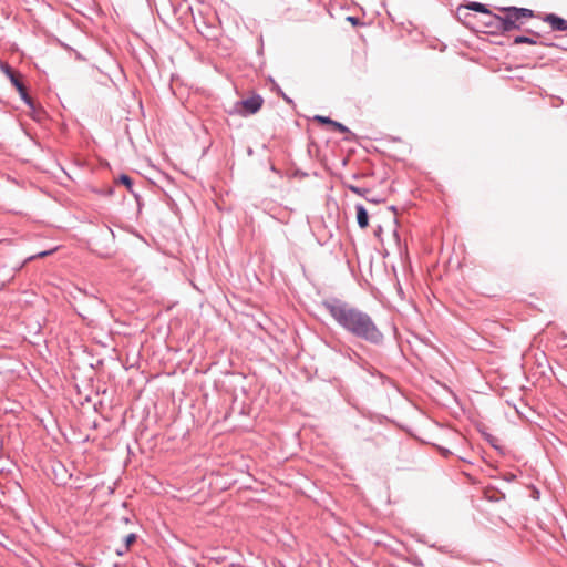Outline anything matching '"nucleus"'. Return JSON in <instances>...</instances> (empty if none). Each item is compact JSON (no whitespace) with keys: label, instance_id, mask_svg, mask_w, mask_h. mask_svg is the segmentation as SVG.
I'll return each instance as SVG.
<instances>
[{"label":"nucleus","instance_id":"1","mask_svg":"<svg viewBox=\"0 0 567 567\" xmlns=\"http://www.w3.org/2000/svg\"><path fill=\"white\" fill-rule=\"evenodd\" d=\"M322 305L340 326L354 336L374 343L382 340V333L367 313L337 299L324 300Z\"/></svg>","mask_w":567,"mask_h":567},{"label":"nucleus","instance_id":"2","mask_svg":"<svg viewBox=\"0 0 567 567\" xmlns=\"http://www.w3.org/2000/svg\"><path fill=\"white\" fill-rule=\"evenodd\" d=\"M0 72H3L10 80V82L18 90L21 99L33 109V101L29 96L24 84L21 81V74L11 69L8 64L0 62Z\"/></svg>","mask_w":567,"mask_h":567},{"label":"nucleus","instance_id":"3","mask_svg":"<svg viewBox=\"0 0 567 567\" xmlns=\"http://www.w3.org/2000/svg\"><path fill=\"white\" fill-rule=\"evenodd\" d=\"M264 104V99L258 94H252L251 96L237 102L235 104V111L241 116H247L250 114L257 113Z\"/></svg>","mask_w":567,"mask_h":567},{"label":"nucleus","instance_id":"4","mask_svg":"<svg viewBox=\"0 0 567 567\" xmlns=\"http://www.w3.org/2000/svg\"><path fill=\"white\" fill-rule=\"evenodd\" d=\"M501 12L506 13L511 18L513 24L517 25V30L524 24V20L535 17L534 11L526 8L505 7L498 9Z\"/></svg>","mask_w":567,"mask_h":567},{"label":"nucleus","instance_id":"5","mask_svg":"<svg viewBox=\"0 0 567 567\" xmlns=\"http://www.w3.org/2000/svg\"><path fill=\"white\" fill-rule=\"evenodd\" d=\"M542 20L547 23L553 31H566L567 30V20L558 17L555 13L545 14Z\"/></svg>","mask_w":567,"mask_h":567},{"label":"nucleus","instance_id":"6","mask_svg":"<svg viewBox=\"0 0 567 567\" xmlns=\"http://www.w3.org/2000/svg\"><path fill=\"white\" fill-rule=\"evenodd\" d=\"M493 18L498 21L499 28L503 32L517 30V25L513 24L511 18H508L506 13L503 16L494 14Z\"/></svg>","mask_w":567,"mask_h":567},{"label":"nucleus","instance_id":"7","mask_svg":"<svg viewBox=\"0 0 567 567\" xmlns=\"http://www.w3.org/2000/svg\"><path fill=\"white\" fill-rule=\"evenodd\" d=\"M357 221L361 228H367L369 226V217L365 208L361 205L357 206Z\"/></svg>","mask_w":567,"mask_h":567},{"label":"nucleus","instance_id":"8","mask_svg":"<svg viewBox=\"0 0 567 567\" xmlns=\"http://www.w3.org/2000/svg\"><path fill=\"white\" fill-rule=\"evenodd\" d=\"M464 8L468 9V10L476 11V12H481V13H484V14H488V16H492V17L494 16V14H492L491 10L485 4L480 3V2H470Z\"/></svg>","mask_w":567,"mask_h":567},{"label":"nucleus","instance_id":"9","mask_svg":"<svg viewBox=\"0 0 567 567\" xmlns=\"http://www.w3.org/2000/svg\"><path fill=\"white\" fill-rule=\"evenodd\" d=\"M514 44H536V40H534L533 38H529V37H524V35H518L514 39Z\"/></svg>","mask_w":567,"mask_h":567},{"label":"nucleus","instance_id":"10","mask_svg":"<svg viewBox=\"0 0 567 567\" xmlns=\"http://www.w3.org/2000/svg\"><path fill=\"white\" fill-rule=\"evenodd\" d=\"M348 188L359 195V196H363V197H367V194L369 193V190L367 188H361V187H358V186H354V185H348Z\"/></svg>","mask_w":567,"mask_h":567},{"label":"nucleus","instance_id":"11","mask_svg":"<svg viewBox=\"0 0 567 567\" xmlns=\"http://www.w3.org/2000/svg\"><path fill=\"white\" fill-rule=\"evenodd\" d=\"M313 120L320 124H326V125H332V123H333V120H331L330 117H327V116H322V115H316L313 117Z\"/></svg>","mask_w":567,"mask_h":567},{"label":"nucleus","instance_id":"12","mask_svg":"<svg viewBox=\"0 0 567 567\" xmlns=\"http://www.w3.org/2000/svg\"><path fill=\"white\" fill-rule=\"evenodd\" d=\"M120 182H121L123 185H125V186H126V188H127L128 190H132V179H131V177H130V176H127V175H122V176L120 177Z\"/></svg>","mask_w":567,"mask_h":567},{"label":"nucleus","instance_id":"13","mask_svg":"<svg viewBox=\"0 0 567 567\" xmlns=\"http://www.w3.org/2000/svg\"><path fill=\"white\" fill-rule=\"evenodd\" d=\"M331 126L334 130H337L338 132H340V133H348L349 132L348 127H346L342 123H339L337 121H333Z\"/></svg>","mask_w":567,"mask_h":567},{"label":"nucleus","instance_id":"14","mask_svg":"<svg viewBox=\"0 0 567 567\" xmlns=\"http://www.w3.org/2000/svg\"><path fill=\"white\" fill-rule=\"evenodd\" d=\"M135 539H136V536L133 533L128 534L125 537V539H124V542H125V550H128L130 546L135 542Z\"/></svg>","mask_w":567,"mask_h":567},{"label":"nucleus","instance_id":"15","mask_svg":"<svg viewBox=\"0 0 567 567\" xmlns=\"http://www.w3.org/2000/svg\"><path fill=\"white\" fill-rule=\"evenodd\" d=\"M55 250H56V248H53V249L48 250V251L39 252L38 255L30 257V258H29V260L34 259V258H43V257H47V256H49V255L53 254Z\"/></svg>","mask_w":567,"mask_h":567},{"label":"nucleus","instance_id":"16","mask_svg":"<svg viewBox=\"0 0 567 567\" xmlns=\"http://www.w3.org/2000/svg\"><path fill=\"white\" fill-rule=\"evenodd\" d=\"M348 20L351 21V23H353V24L357 23V19L355 18L349 17Z\"/></svg>","mask_w":567,"mask_h":567}]
</instances>
